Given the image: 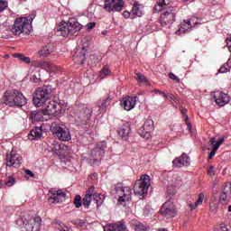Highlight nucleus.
Instances as JSON below:
<instances>
[{
	"instance_id": "f257e3e1",
	"label": "nucleus",
	"mask_w": 231,
	"mask_h": 231,
	"mask_svg": "<svg viewBox=\"0 0 231 231\" xmlns=\"http://www.w3.org/2000/svg\"><path fill=\"white\" fill-rule=\"evenodd\" d=\"M42 108V112L31 111V119L32 122H42L44 120L43 116L48 115L51 116H60L62 105L57 101H51Z\"/></svg>"
},
{
	"instance_id": "f03ea898",
	"label": "nucleus",
	"mask_w": 231,
	"mask_h": 231,
	"mask_svg": "<svg viewBox=\"0 0 231 231\" xmlns=\"http://www.w3.org/2000/svg\"><path fill=\"white\" fill-rule=\"evenodd\" d=\"M3 104L9 107H23L26 106L27 100L24 95L19 90H10L4 93L2 98Z\"/></svg>"
},
{
	"instance_id": "7ed1b4c3",
	"label": "nucleus",
	"mask_w": 231,
	"mask_h": 231,
	"mask_svg": "<svg viewBox=\"0 0 231 231\" xmlns=\"http://www.w3.org/2000/svg\"><path fill=\"white\" fill-rule=\"evenodd\" d=\"M80 30H82V24H80L75 18H69L68 23L61 22L57 27V32L62 37L74 35V33L80 32Z\"/></svg>"
},
{
	"instance_id": "20e7f679",
	"label": "nucleus",
	"mask_w": 231,
	"mask_h": 231,
	"mask_svg": "<svg viewBox=\"0 0 231 231\" xmlns=\"http://www.w3.org/2000/svg\"><path fill=\"white\" fill-rule=\"evenodd\" d=\"M51 98V86L38 88L32 95V103L36 107L44 106Z\"/></svg>"
},
{
	"instance_id": "39448f33",
	"label": "nucleus",
	"mask_w": 231,
	"mask_h": 231,
	"mask_svg": "<svg viewBox=\"0 0 231 231\" xmlns=\"http://www.w3.org/2000/svg\"><path fill=\"white\" fill-rule=\"evenodd\" d=\"M53 135L60 142H69L71 140V132L64 125L52 123L51 126Z\"/></svg>"
},
{
	"instance_id": "423d86ee",
	"label": "nucleus",
	"mask_w": 231,
	"mask_h": 231,
	"mask_svg": "<svg viewBox=\"0 0 231 231\" xmlns=\"http://www.w3.org/2000/svg\"><path fill=\"white\" fill-rule=\"evenodd\" d=\"M151 187V177L143 175L140 180H137L134 185V192L136 196H145L149 192Z\"/></svg>"
},
{
	"instance_id": "0eeeda50",
	"label": "nucleus",
	"mask_w": 231,
	"mask_h": 231,
	"mask_svg": "<svg viewBox=\"0 0 231 231\" xmlns=\"http://www.w3.org/2000/svg\"><path fill=\"white\" fill-rule=\"evenodd\" d=\"M92 116V108H77V114L75 116L76 124L79 125H88V124H89V120H91Z\"/></svg>"
},
{
	"instance_id": "6e6552de",
	"label": "nucleus",
	"mask_w": 231,
	"mask_h": 231,
	"mask_svg": "<svg viewBox=\"0 0 231 231\" xmlns=\"http://www.w3.org/2000/svg\"><path fill=\"white\" fill-rule=\"evenodd\" d=\"M30 26V20L26 17L16 18L14 24L10 27V32L13 35H21L24 33Z\"/></svg>"
},
{
	"instance_id": "1a4fd4ad",
	"label": "nucleus",
	"mask_w": 231,
	"mask_h": 231,
	"mask_svg": "<svg viewBox=\"0 0 231 231\" xmlns=\"http://www.w3.org/2000/svg\"><path fill=\"white\" fill-rule=\"evenodd\" d=\"M48 203L50 205H57V203H62L66 199V192L62 189H51L47 194Z\"/></svg>"
},
{
	"instance_id": "9d476101",
	"label": "nucleus",
	"mask_w": 231,
	"mask_h": 231,
	"mask_svg": "<svg viewBox=\"0 0 231 231\" xmlns=\"http://www.w3.org/2000/svg\"><path fill=\"white\" fill-rule=\"evenodd\" d=\"M176 21V8L171 7L161 15V24L167 28H171V24Z\"/></svg>"
},
{
	"instance_id": "9b49d317",
	"label": "nucleus",
	"mask_w": 231,
	"mask_h": 231,
	"mask_svg": "<svg viewBox=\"0 0 231 231\" xmlns=\"http://www.w3.org/2000/svg\"><path fill=\"white\" fill-rule=\"evenodd\" d=\"M124 5V0H105L104 9L109 13L122 12Z\"/></svg>"
},
{
	"instance_id": "f8f14e48",
	"label": "nucleus",
	"mask_w": 231,
	"mask_h": 231,
	"mask_svg": "<svg viewBox=\"0 0 231 231\" xmlns=\"http://www.w3.org/2000/svg\"><path fill=\"white\" fill-rule=\"evenodd\" d=\"M161 214L166 219H171V217H174L176 216V206H174V203L171 202L170 200L166 201L162 207H161Z\"/></svg>"
},
{
	"instance_id": "ddd939ff",
	"label": "nucleus",
	"mask_w": 231,
	"mask_h": 231,
	"mask_svg": "<svg viewBox=\"0 0 231 231\" xmlns=\"http://www.w3.org/2000/svg\"><path fill=\"white\" fill-rule=\"evenodd\" d=\"M5 164L7 167H14V169H19V167H21V155L12 151L6 155Z\"/></svg>"
},
{
	"instance_id": "4468645a",
	"label": "nucleus",
	"mask_w": 231,
	"mask_h": 231,
	"mask_svg": "<svg viewBox=\"0 0 231 231\" xmlns=\"http://www.w3.org/2000/svg\"><path fill=\"white\" fill-rule=\"evenodd\" d=\"M34 67L45 69V71H51V73H60V67L44 60L36 61Z\"/></svg>"
},
{
	"instance_id": "2eb2a0df",
	"label": "nucleus",
	"mask_w": 231,
	"mask_h": 231,
	"mask_svg": "<svg viewBox=\"0 0 231 231\" xmlns=\"http://www.w3.org/2000/svg\"><path fill=\"white\" fill-rule=\"evenodd\" d=\"M106 147L105 142L97 144L90 152V160L93 162H100L102 156H104Z\"/></svg>"
},
{
	"instance_id": "dca6fc26",
	"label": "nucleus",
	"mask_w": 231,
	"mask_h": 231,
	"mask_svg": "<svg viewBox=\"0 0 231 231\" xmlns=\"http://www.w3.org/2000/svg\"><path fill=\"white\" fill-rule=\"evenodd\" d=\"M88 57V49L86 47L77 48L73 55V60L76 64H84Z\"/></svg>"
},
{
	"instance_id": "f3484780",
	"label": "nucleus",
	"mask_w": 231,
	"mask_h": 231,
	"mask_svg": "<svg viewBox=\"0 0 231 231\" xmlns=\"http://www.w3.org/2000/svg\"><path fill=\"white\" fill-rule=\"evenodd\" d=\"M229 196H231L230 182L226 184L223 192L220 194L219 203L223 206L228 205L230 203V199H228Z\"/></svg>"
},
{
	"instance_id": "a211bd4d",
	"label": "nucleus",
	"mask_w": 231,
	"mask_h": 231,
	"mask_svg": "<svg viewBox=\"0 0 231 231\" xmlns=\"http://www.w3.org/2000/svg\"><path fill=\"white\" fill-rule=\"evenodd\" d=\"M136 97H125L121 100V106L124 107L125 111H131L134 109V106H136Z\"/></svg>"
},
{
	"instance_id": "6ab92c4d",
	"label": "nucleus",
	"mask_w": 231,
	"mask_h": 231,
	"mask_svg": "<svg viewBox=\"0 0 231 231\" xmlns=\"http://www.w3.org/2000/svg\"><path fill=\"white\" fill-rule=\"evenodd\" d=\"M172 164L173 167H177V169L185 167V165H190V157H189L187 153H182L180 157L173 160Z\"/></svg>"
},
{
	"instance_id": "aec40b11",
	"label": "nucleus",
	"mask_w": 231,
	"mask_h": 231,
	"mask_svg": "<svg viewBox=\"0 0 231 231\" xmlns=\"http://www.w3.org/2000/svg\"><path fill=\"white\" fill-rule=\"evenodd\" d=\"M214 98L216 104H217V106H220V107H223V106H226V104H228V102H230V97H228V95L219 91L215 92Z\"/></svg>"
},
{
	"instance_id": "412c9836",
	"label": "nucleus",
	"mask_w": 231,
	"mask_h": 231,
	"mask_svg": "<svg viewBox=\"0 0 231 231\" xmlns=\"http://www.w3.org/2000/svg\"><path fill=\"white\" fill-rule=\"evenodd\" d=\"M95 192V186H90L87 193L82 199V205L85 207V208H89V206L91 205V202L93 201V194Z\"/></svg>"
},
{
	"instance_id": "4be33fe9",
	"label": "nucleus",
	"mask_w": 231,
	"mask_h": 231,
	"mask_svg": "<svg viewBox=\"0 0 231 231\" xmlns=\"http://www.w3.org/2000/svg\"><path fill=\"white\" fill-rule=\"evenodd\" d=\"M111 104V96L107 95L99 99L97 106L99 107L100 113H106L107 111V106Z\"/></svg>"
},
{
	"instance_id": "5701e85b",
	"label": "nucleus",
	"mask_w": 231,
	"mask_h": 231,
	"mask_svg": "<svg viewBox=\"0 0 231 231\" xmlns=\"http://www.w3.org/2000/svg\"><path fill=\"white\" fill-rule=\"evenodd\" d=\"M143 15V6L138 2L134 4L132 8V19H136V17H142Z\"/></svg>"
},
{
	"instance_id": "b1692460",
	"label": "nucleus",
	"mask_w": 231,
	"mask_h": 231,
	"mask_svg": "<svg viewBox=\"0 0 231 231\" xmlns=\"http://www.w3.org/2000/svg\"><path fill=\"white\" fill-rule=\"evenodd\" d=\"M121 190L123 192V196L119 197V203H124V201H129L131 199V188L122 187Z\"/></svg>"
},
{
	"instance_id": "393cba45",
	"label": "nucleus",
	"mask_w": 231,
	"mask_h": 231,
	"mask_svg": "<svg viewBox=\"0 0 231 231\" xmlns=\"http://www.w3.org/2000/svg\"><path fill=\"white\" fill-rule=\"evenodd\" d=\"M42 136V126H37L31 130L29 138L30 140H39Z\"/></svg>"
},
{
	"instance_id": "a878e982",
	"label": "nucleus",
	"mask_w": 231,
	"mask_h": 231,
	"mask_svg": "<svg viewBox=\"0 0 231 231\" xmlns=\"http://www.w3.org/2000/svg\"><path fill=\"white\" fill-rule=\"evenodd\" d=\"M92 199H94L96 205H97V207H101V205L104 203V199H106V196L97 192L94 189V193L92 194Z\"/></svg>"
},
{
	"instance_id": "bb28decb",
	"label": "nucleus",
	"mask_w": 231,
	"mask_h": 231,
	"mask_svg": "<svg viewBox=\"0 0 231 231\" xmlns=\"http://www.w3.org/2000/svg\"><path fill=\"white\" fill-rule=\"evenodd\" d=\"M51 152L57 156H64V148H62V144L56 143L51 146Z\"/></svg>"
},
{
	"instance_id": "cd10ccee",
	"label": "nucleus",
	"mask_w": 231,
	"mask_h": 231,
	"mask_svg": "<svg viewBox=\"0 0 231 231\" xmlns=\"http://www.w3.org/2000/svg\"><path fill=\"white\" fill-rule=\"evenodd\" d=\"M168 5H171V0H159L153 7V10H155V12H162Z\"/></svg>"
},
{
	"instance_id": "c85d7f7f",
	"label": "nucleus",
	"mask_w": 231,
	"mask_h": 231,
	"mask_svg": "<svg viewBox=\"0 0 231 231\" xmlns=\"http://www.w3.org/2000/svg\"><path fill=\"white\" fill-rule=\"evenodd\" d=\"M106 77H111V69H109V66L105 65L102 69L99 71L98 79L100 80L106 79Z\"/></svg>"
},
{
	"instance_id": "c756f323",
	"label": "nucleus",
	"mask_w": 231,
	"mask_h": 231,
	"mask_svg": "<svg viewBox=\"0 0 231 231\" xmlns=\"http://www.w3.org/2000/svg\"><path fill=\"white\" fill-rule=\"evenodd\" d=\"M50 53H53V49L50 48L48 45L42 47L39 51V57H48Z\"/></svg>"
},
{
	"instance_id": "7c9ffc66",
	"label": "nucleus",
	"mask_w": 231,
	"mask_h": 231,
	"mask_svg": "<svg viewBox=\"0 0 231 231\" xmlns=\"http://www.w3.org/2000/svg\"><path fill=\"white\" fill-rule=\"evenodd\" d=\"M13 57L14 59H19V60H21V62H25V64H30V62H32V60L30 59V57H26L21 53H14Z\"/></svg>"
},
{
	"instance_id": "2f4dec72",
	"label": "nucleus",
	"mask_w": 231,
	"mask_h": 231,
	"mask_svg": "<svg viewBox=\"0 0 231 231\" xmlns=\"http://www.w3.org/2000/svg\"><path fill=\"white\" fill-rule=\"evenodd\" d=\"M203 199H205V195L203 193H200L199 195V199L195 202V204H189V208H191V210H194L195 208H198V207H199V205H202Z\"/></svg>"
},
{
	"instance_id": "473e14b6",
	"label": "nucleus",
	"mask_w": 231,
	"mask_h": 231,
	"mask_svg": "<svg viewBox=\"0 0 231 231\" xmlns=\"http://www.w3.org/2000/svg\"><path fill=\"white\" fill-rule=\"evenodd\" d=\"M203 18H198L196 16H192L189 20L187 21L188 26H196L198 24H201V21Z\"/></svg>"
},
{
	"instance_id": "72a5a7b5",
	"label": "nucleus",
	"mask_w": 231,
	"mask_h": 231,
	"mask_svg": "<svg viewBox=\"0 0 231 231\" xmlns=\"http://www.w3.org/2000/svg\"><path fill=\"white\" fill-rule=\"evenodd\" d=\"M192 28V25L187 24V20H184L183 27H180L178 31H176V35H181V33H185L189 32Z\"/></svg>"
},
{
	"instance_id": "f704fd0d",
	"label": "nucleus",
	"mask_w": 231,
	"mask_h": 231,
	"mask_svg": "<svg viewBox=\"0 0 231 231\" xmlns=\"http://www.w3.org/2000/svg\"><path fill=\"white\" fill-rule=\"evenodd\" d=\"M209 142L211 145L214 146L213 148L217 149H217H219V147H221L222 143L225 142V137L220 138L217 143L215 138H211Z\"/></svg>"
},
{
	"instance_id": "c9c22d12",
	"label": "nucleus",
	"mask_w": 231,
	"mask_h": 231,
	"mask_svg": "<svg viewBox=\"0 0 231 231\" xmlns=\"http://www.w3.org/2000/svg\"><path fill=\"white\" fill-rule=\"evenodd\" d=\"M154 126V122L152 121V119L148 118L145 120L144 124L143 125V127L148 131V133L151 132V130L152 129V127Z\"/></svg>"
},
{
	"instance_id": "e433bc0d",
	"label": "nucleus",
	"mask_w": 231,
	"mask_h": 231,
	"mask_svg": "<svg viewBox=\"0 0 231 231\" xmlns=\"http://www.w3.org/2000/svg\"><path fill=\"white\" fill-rule=\"evenodd\" d=\"M118 133L122 138H125V136H129V133H131V127L129 125H125L122 129L119 130Z\"/></svg>"
},
{
	"instance_id": "4c0bfd02",
	"label": "nucleus",
	"mask_w": 231,
	"mask_h": 231,
	"mask_svg": "<svg viewBox=\"0 0 231 231\" xmlns=\"http://www.w3.org/2000/svg\"><path fill=\"white\" fill-rule=\"evenodd\" d=\"M136 75V79L139 84H147V78H145V75L140 73V72H135Z\"/></svg>"
},
{
	"instance_id": "58836bf2",
	"label": "nucleus",
	"mask_w": 231,
	"mask_h": 231,
	"mask_svg": "<svg viewBox=\"0 0 231 231\" xmlns=\"http://www.w3.org/2000/svg\"><path fill=\"white\" fill-rule=\"evenodd\" d=\"M72 225H75L78 228H82L83 226H86V220L84 219H76L71 220Z\"/></svg>"
},
{
	"instance_id": "ea45409f",
	"label": "nucleus",
	"mask_w": 231,
	"mask_h": 231,
	"mask_svg": "<svg viewBox=\"0 0 231 231\" xmlns=\"http://www.w3.org/2000/svg\"><path fill=\"white\" fill-rule=\"evenodd\" d=\"M73 203L76 208H80V207H82V197L80 195H77L74 198Z\"/></svg>"
},
{
	"instance_id": "a19ab883",
	"label": "nucleus",
	"mask_w": 231,
	"mask_h": 231,
	"mask_svg": "<svg viewBox=\"0 0 231 231\" xmlns=\"http://www.w3.org/2000/svg\"><path fill=\"white\" fill-rule=\"evenodd\" d=\"M134 230L135 231H149V226L138 222L137 224H135Z\"/></svg>"
},
{
	"instance_id": "79ce46f5",
	"label": "nucleus",
	"mask_w": 231,
	"mask_h": 231,
	"mask_svg": "<svg viewBox=\"0 0 231 231\" xmlns=\"http://www.w3.org/2000/svg\"><path fill=\"white\" fill-rule=\"evenodd\" d=\"M228 68H230V60H227L226 64L219 68L218 73H226L228 71Z\"/></svg>"
},
{
	"instance_id": "37998d69",
	"label": "nucleus",
	"mask_w": 231,
	"mask_h": 231,
	"mask_svg": "<svg viewBox=\"0 0 231 231\" xmlns=\"http://www.w3.org/2000/svg\"><path fill=\"white\" fill-rule=\"evenodd\" d=\"M114 230H116V231H127V227L125 226V224H116L114 226Z\"/></svg>"
},
{
	"instance_id": "c03bdc74",
	"label": "nucleus",
	"mask_w": 231,
	"mask_h": 231,
	"mask_svg": "<svg viewBox=\"0 0 231 231\" xmlns=\"http://www.w3.org/2000/svg\"><path fill=\"white\" fill-rule=\"evenodd\" d=\"M6 187H14L15 185V179L14 176H9L7 180L5 181Z\"/></svg>"
},
{
	"instance_id": "a18cd8bd",
	"label": "nucleus",
	"mask_w": 231,
	"mask_h": 231,
	"mask_svg": "<svg viewBox=\"0 0 231 231\" xmlns=\"http://www.w3.org/2000/svg\"><path fill=\"white\" fill-rule=\"evenodd\" d=\"M138 134H140V136H142L143 138H145V136L149 134V132L143 126H142L138 129Z\"/></svg>"
},
{
	"instance_id": "49530a36",
	"label": "nucleus",
	"mask_w": 231,
	"mask_h": 231,
	"mask_svg": "<svg viewBox=\"0 0 231 231\" xmlns=\"http://www.w3.org/2000/svg\"><path fill=\"white\" fill-rule=\"evenodd\" d=\"M182 116L186 122V125L188 126L189 131H192V124L189 120V116L187 114H184V116Z\"/></svg>"
},
{
	"instance_id": "de8ad7c7",
	"label": "nucleus",
	"mask_w": 231,
	"mask_h": 231,
	"mask_svg": "<svg viewBox=\"0 0 231 231\" xmlns=\"http://www.w3.org/2000/svg\"><path fill=\"white\" fill-rule=\"evenodd\" d=\"M214 231H228V227L225 224H221L219 226H217L214 228Z\"/></svg>"
},
{
	"instance_id": "09e8293b",
	"label": "nucleus",
	"mask_w": 231,
	"mask_h": 231,
	"mask_svg": "<svg viewBox=\"0 0 231 231\" xmlns=\"http://www.w3.org/2000/svg\"><path fill=\"white\" fill-rule=\"evenodd\" d=\"M57 228L60 231H71V228H69L68 226H64V224L62 223L58 224Z\"/></svg>"
},
{
	"instance_id": "8fccbe9b",
	"label": "nucleus",
	"mask_w": 231,
	"mask_h": 231,
	"mask_svg": "<svg viewBox=\"0 0 231 231\" xmlns=\"http://www.w3.org/2000/svg\"><path fill=\"white\" fill-rule=\"evenodd\" d=\"M8 8V3L3 0H0V12H5Z\"/></svg>"
},
{
	"instance_id": "3c124183",
	"label": "nucleus",
	"mask_w": 231,
	"mask_h": 231,
	"mask_svg": "<svg viewBox=\"0 0 231 231\" xmlns=\"http://www.w3.org/2000/svg\"><path fill=\"white\" fill-rule=\"evenodd\" d=\"M96 26H97V23L95 22H90L87 23V29L88 32H91V30H93V28H95Z\"/></svg>"
},
{
	"instance_id": "603ef678",
	"label": "nucleus",
	"mask_w": 231,
	"mask_h": 231,
	"mask_svg": "<svg viewBox=\"0 0 231 231\" xmlns=\"http://www.w3.org/2000/svg\"><path fill=\"white\" fill-rule=\"evenodd\" d=\"M208 176L214 177L216 176V171L214 170V166H209L208 170Z\"/></svg>"
},
{
	"instance_id": "864d4df0",
	"label": "nucleus",
	"mask_w": 231,
	"mask_h": 231,
	"mask_svg": "<svg viewBox=\"0 0 231 231\" xmlns=\"http://www.w3.org/2000/svg\"><path fill=\"white\" fill-rule=\"evenodd\" d=\"M169 77L171 80H176V82H180V78H178V76H176L174 73L171 72L169 74Z\"/></svg>"
},
{
	"instance_id": "5fc2aeb1",
	"label": "nucleus",
	"mask_w": 231,
	"mask_h": 231,
	"mask_svg": "<svg viewBox=\"0 0 231 231\" xmlns=\"http://www.w3.org/2000/svg\"><path fill=\"white\" fill-rule=\"evenodd\" d=\"M153 93H159V95H162L165 98H169V96L165 94V92L161 91L160 89H154L152 90Z\"/></svg>"
},
{
	"instance_id": "6e6d98bb",
	"label": "nucleus",
	"mask_w": 231,
	"mask_h": 231,
	"mask_svg": "<svg viewBox=\"0 0 231 231\" xmlns=\"http://www.w3.org/2000/svg\"><path fill=\"white\" fill-rule=\"evenodd\" d=\"M217 152V150L216 148H213L208 155V160H212V158H214V156H216Z\"/></svg>"
},
{
	"instance_id": "4d7b16f0",
	"label": "nucleus",
	"mask_w": 231,
	"mask_h": 231,
	"mask_svg": "<svg viewBox=\"0 0 231 231\" xmlns=\"http://www.w3.org/2000/svg\"><path fill=\"white\" fill-rule=\"evenodd\" d=\"M226 42L229 51L231 52V37L226 39Z\"/></svg>"
},
{
	"instance_id": "13d9d810",
	"label": "nucleus",
	"mask_w": 231,
	"mask_h": 231,
	"mask_svg": "<svg viewBox=\"0 0 231 231\" xmlns=\"http://www.w3.org/2000/svg\"><path fill=\"white\" fill-rule=\"evenodd\" d=\"M123 16H124L125 19H128V17L132 16V13H129L128 11H125L123 13Z\"/></svg>"
},
{
	"instance_id": "bf43d9fd",
	"label": "nucleus",
	"mask_w": 231,
	"mask_h": 231,
	"mask_svg": "<svg viewBox=\"0 0 231 231\" xmlns=\"http://www.w3.org/2000/svg\"><path fill=\"white\" fill-rule=\"evenodd\" d=\"M25 172H26V174H27L28 176H31V178H33V176H35V175L33 174V171H30V170H26Z\"/></svg>"
},
{
	"instance_id": "052dcab7",
	"label": "nucleus",
	"mask_w": 231,
	"mask_h": 231,
	"mask_svg": "<svg viewBox=\"0 0 231 231\" xmlns=\"http://www.w3.org/2000/svg\"><path fill=\"white\" fill-rule=\"evenodd\" d=\"M181 115H187V108H180Z\"/></svg>"
},
{
	"instance_id": "680f3d73",
	"label": "nucleus",
	"mask_w": 231,
	"mask_h": 231,
	"mask_svg": "<svg viewBox=\"0 0 231 231\" xmlns=\"http://www.w3.org/2000/svg\"><path fill=\"white\" fill-rule=\"evenodd\" d=\"M33 19H35V14H32L31 17H30V21L32 23V21H33Z\"/></svg>"
},
{
	"instance_id": "e2e57ef3",
	"label": "nucleus",
	"mask_w": 231,
	"mask_h": 231,
	"mask_svg": "<svg viewBox=\"0 0 231 231\" xmlns=\"http://www.w3.org/2000/svg\"><path fill=\"white\" fill-rule=\"evenodd\" d=\"M3 187V180L0 179V189Z\"/></svg>"
},
{
	"instance_id": "0e129e2a",
	"label": "nucleus",
	"mask_w": 231,
	"mask_h": 231,
	"mask_svg": "<svg viewBox=\"0 0 231 231\" xmlns=\"http://www.w3.org/2000/svg\"><path fill=\"white\" fill-rule=\"evenodd\" d=\"M166 98H168V100H172V97H171V96H168V97H166Z\"/></svg>"
},
{
	"instance_id": "69168bd1",
	"label": "nucleus",
	"mask_w": 231,
	"mask_h": 231,
	"mask_svg": "<svg viewBox=\"0 0 231 231\" xmlns=\"http://www.w3.org/2000/svg\"><path fill=\"white\" fill-rule=\"evenodd\" d=\"M159 231H169V230H167V229H160Z\"/></svg>"
},
{
	"instance_id": "338daca9",
	"label": "nucleus",
	"mask_w": 231,
	"mask_h": 231,
	"mask_svg": "<svg viewBox=\"0 0 231 231\" xmlns=\"http://www.w3.org/2000/svg\"><path fill=\"white\" fill-rule=\"evenodd\" d=\"M189 0H184V3H187Z\"/></svg>"
}]
</instances>
